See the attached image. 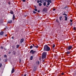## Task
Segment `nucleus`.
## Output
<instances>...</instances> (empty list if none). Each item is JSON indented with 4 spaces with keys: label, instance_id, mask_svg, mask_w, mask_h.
I'll return each mask as SVG.
<instances>
[{
    "label": "nucleus",
    "instance_id": "obj_30",
    "mask_svg": "<svg viewBox=\"0 0 76 76\" xmlns=\"http://www.w3.org/2000/svg\"><path fill=\"white\" fill-rule=\"evenodd\" d=\"M40 3H42V1H41V0H40Z\"/></svg>",
    "mask_w": 76,
    "mask_h": 76
},
{
    "label": "nucleus",
    "instance_id": "obj_12",
    "mask_svg": "<svg viewBox=\"0 0 76 76\" xmlns=\"http://www.w3.org/2000/svg\"><path fill=\"white\" fill-rule=\"evenodd\" d=\"M64 17L65 18V20H67V17L66 16H64Z\"/></svg>",
    "mask_w": 76,
    "mask_h": 76
},
{
    "label": "nucleus",
    "instance_id": "obj_23",
    "mask_svg": "<svg viewBox=\"0 0 76 76\" xmlns=\"http://www.w3.org/2000/svg\"><path fill=\"white\" fill-rule=\"evenodd\" d=\"M1 66H2V64L0 63V68H1Z\"/></svg>",
    "mask_w": 76,
    "mask_h": 76
},
{
    "label": "nucleus",
    "instance_id": "obj_41",
    "mask_svg": "<svg viewBox=\"0 0 76 76\" xmlns=\"http://www.w3.org/2000/svg\"><path fill=\"white\" fill-rule=\"evenodd\" d=\"M62 75H64V73H62L61 74Z\"/></svg>",
    "mask_w": 76,
    "mask_h": 76
},
{
    "label": "nucleus",
    "instance_id": "obj_45",
    "mask_svg": "<svg viewBox=\"0 0 76 76\" xmlns=\"http://www.w3.org/2000/svg\"><path fill=\"white\" fill-rule=\"evenodd\" d=\"M53 11L56 10V9H53Z\"/></svg>",
    "mask_w": 76,
    "mask_h": 76
},
{
    "label": "nucleus",
    "instance_id": "obj_34",
    "mask_svg": "<svg viewBox=\"0 0 76 76\" xmlns=\"http://www.w3.org/2000/svg\"><path fill=\"white\" fill-rule=\"evenodd\" d=\"M34 47H35L36 48H38V45H37V46H35Z\"/></svg>",
    "mask_w": 76,
    "mask_h": 76
},
{
    "label": "nucleus",
    "instance_id": "obj_20",
    "mask_svg": "<svg viewBox=\"0 0 76 76\" xmlns=\"http://www.w3.org/2000/svg\"><path fill=\"white\" fill-rule=\"evenodd\" d=\"M43 5L45 6H46V3H45V2H44V3L43 4Z\"/></svg>",
    "mask_w": 76,
    "mask_h": 76
},
{
    "label": "nucleus",
    "instance_id": "obj_8",
    "mask_svg": "<svg viewBox=\"0 0 76 76\" xmlns=\"http://www.w3.org/2000/svg\"><path fill=\"white\" fill-rule=\"evenodd\" d=\"M14 72H15V69L13 68L12 69V70L11 71V73H13Z\"/></svg>",
    "mask_w": 76,
    "mask_h": 76
},
{
    "label": "nucleus",
    "instance_id": "obj_14",
    "mask_svg": "<svg viewBox=\"0 0 76 76\" xmlns=\"http://www.w3.org/2000/svg\"><path fill=\"white\" fill-rule=\"evenodd\" d=\"M13 54H14V55H15V54H16V52H15V51H14L13 52Z\"/></svg>",
    "mask_w": 76,
    "mask_h": 76
},
{
    "label": "nucleus",
    "instance_id": "obj_31",
    "mask_svg": "<svg viewBox=\"0 0 76 76\" xmlns=\"http://www.w3.org/2000/svg\"><path fill=\"white\" fill-rule=\"evenodd\" d=\"M22 1L23 2H25V1H26V0H23Z\"/></svg>",
    "mask_w": 76,
    "mask_h": 76
},
{
    "label": "nucleus",
    "instance_id": "obj_52",
    "mask_svg": "<svg viewBox=\"0 0 76 76\" xmlns=\"http://www.w3.org/2000/svg\"><path fill=\"white\" fill-rule=\"evenodd\" d=\"M66 49H67V48Z\"/></svg>",
    "mask_w": 76,
    "mask_h": 76
},
{
    "label": "nucleus",
    "instance_id": "obj_32",
    "mask_svg": "<svg viewBox=\"0 0 76 76\" xmlns=\"http://www.w3.org/2000/svg\"><path fill=\"white\" fill-rule=\"evenodd\" d=\"M35 14V13H36V12H35V11H33V12Z\"/></svg>",
    "mask_w": 76,
    "mask_h": 76
},
{
    "label": "nucleus",
    "instance_id": "obj_28",
    "mask_svg": "<svg viewBox=\"0 0 76 76\" xmlns=\"http://www.w3.org/2000/svg\"><path fill=\"white\" fill-rule=\"evenodd\" d=\"M50 2H48L47 5H48V6H49V5H50Z\"/></svg>",
    "mask_w": 76,
    "mask_h": 76
},
{
    "label": "nucleus",
    "instance_id": "obj_2",
    "mask_svg": "<svg viewBox=\"0 0 76 76\" xmlns=\"http://www.w3.org/2000/svg\"><path fill=\"white\" fill-rule=\"evenodd\" d=\"M46 56L47 53H46V52H44L43 53L42 57V59H44V58H45V57H46Z\"/></svg>",
    "mask_w": 76,
    "mask_h": 76
},
{
    "label": "nucleus",
    "instance_id": "obj_15",
    "mask_svg": "<svg viewBox=\"0 0 76 76\" xmlns=\"http://www.w3.org/2000/svg\"><path fill=\"white\" fill-rule=\"evenodd\" d=\"M37 64H39V61H37L36 62Z\"/></svg>",
    "mask_w": 76,
    "mask_h": 76
},
{
    "label": "nucleus",
    "instance_id": "obj_5",
    "mask_svg": "<svg viewBox=\"0 0 76 76\" xmlns=\"http://www.w3.org/2000/svg\"><path fill=\"white\" fill-rule=\"evenodd\" d=\"M7 22L9 23H12V20H9Z\"/></svg>",
    "mask_w": 76,
    "mask_h": 76
},
{
    "label": "nucleus",
    "instance_id": "obj_21",
    "mask_svg": "<svg viewBox=\"0 0 76 76\" xmlns=\"http://www.w3.org/2000/svg\"><path fill=\"white\" fill-rule=\"evenodd\" d=\"M32 48H33V46L32 45H31L30 46V49H31Z\"/></svg>",
    "mask_w": 76,
    "mask_h": 76
},
{
    "label": "nucleus",
    "instance_id": "obj_51",
    "mask_svg": "<svg viewBox=\"0 0 76 76\" xmlns=\"http://www.w3.org/2000/svg\"><path fill=\"white\" fill-rule=\"evenodd\" d=\"M57 20H56V21H57Z\"/></svg>",
    "mask_w": 76,
    "mask_h": 76
},
{
    "label": "nucleus",
    "instance_id": "obj_29",
    "mask_svg": "<svg viewBox=\"0 0 76 76\" xmlns=\"http://www.w3.org/2000/svg\"><path fill=\"white\" fill-rule=\"evenodd\" d=\"M34 10L36 11V12H37V8H35L34 9Z\"/></svg>",
    "mask_w": 76,
    "mask_h": 76
},
{
    "label": "nucleus",
    "instance_id": "obj_26",
    "mask_svg": "<svg viewBox=\"0 0 76 76\" xmlns=\"http://www.w3.org/2000/svg\"><path fill=\"white\" fill-rule=\"evenodd\" d=\"M67 8V7L66 6L64 8V9H66Z\"/></svg>",
    "mask_w": 76,
    "mask_h": 76
},
{
    "label": "nucleus",
    "instance_id": "obj_10",
    "mask_svg": "<svg viewBox=\"0 0 76 76\" xmlns=\"http://www.w3.org/2000/svg\"><path fill=\"white\" fill-rule=\"evenodd\" d=\"M47 3H51V0H48L47 1Z\"/></svg>",
    "mask_w": 76,
    "mask_h": 76
},
{
    "label": "nucleus",
    "instance_id": "obj_3",
    "mask_svg": "<svg viewBox=\"0 0 76 76\" xmlns=\"http://www.w3.org/2000/svg\"><path fill=\"white\" fill-rule=\"evenodd\" d=\"M37 69V67L36 66H34L33 70L34 71H35Z\"/></svg>",
    "mask_w": 76,
    "mask_h": 76
},
{
    "label": "nucleus",
    "instance_id": "obj_35",
    "mask_svg": "<svg viewBox=\"0 0 76 76\" xmlns=\"http://www.w3.org/2000/svg\"><path fill=\"white\" fill-rule=\"evenodd\" d=\"M7 57V56H6V55H4V57Z\"/></svg>",
    "mask_w": 76,
    "mask_h": 76
},
{
    "label": "nucleus",
    "instance_id": "obj_44",
    "mask_svg": "<svg viewBox=\"0 0 76 76\" xmlns=\"http://www.w3.org/2000/svg\"><path fill=\"white\" fill-rule=\"evenodd\" d=\"M34 7H35V8H37V7H36V6H34Z\"/></svg>",
    "mask_w": 76,
    "mask_h": 76
},
{
    "label": "nucleus",
    "instance_id": "obj_39",
    "mask_svg": "<svg viewBox=\"0 0 76 76\" xmlns=\"http://www.w3.org/2000/svg\"><path fill=\"white\" fill-rule=\"evenodd\" d=\"M33 45L34 47H35V45H34V44H33Z\"/></svg>",
    "mask_w": 76,
    "mask_h": 76
},
{
    "label": "nucleus",
    "instance_id": "obj_42",
    "mask_svg": "<svg viewBox=\"0 0 76 76\" xmlns=\"http://www.w3.org/2000/svg\"><path fill=\"white\" fill-rule=\"evenodd\" d=\"M9 4H10V2H8Z\"/></svg>",
    "mask_w": 76,
    "mask_h": 76
},
{
    "label": "nucleus",
    "instance_id": "obj_17",
    "mask_svg": "<svg viewBox=\"0 0 76 76\" xmlns=\"http://www.w3.org/2000/svg\"><path fill=\"white\" fill-rule=\"evenodd\" d=\"M70 53V52L69 51H67V52H66V54H69Z\"/></svg>",
    "mask_w": 76,
    "mask_h": 76
},
{
    "label": "nucleus",
    "instance_id": "obj_18",
    "mask_svg": "<svg viewBox=\"0 0 76 76\" xmlns=\"http://www.w3.org/2000/svg\"><path fill=\"white\" fill-rule=\"evenodd\" d=\"M33 58V56H31L30 58V60H32Z\"/></svg>",
    "mask_w": 76,
    "mask_h": 76
},
{
    "label": "nucleus",
    "instance_id": "obj_37",
    "mask_svg": "<svg viewBox=\"0 0 76 76\" xmlns=\"http://www.w3.org/2000/svg\"><path fill=\"white\" fill-rule=\"evenodd\" d=\"M70 21L71 22H72V20H70Z\"/></svg>",
    "mask_w": 76,
    "mask_h": 76
},
{
    "label": "nucleus",
    "instance_id": "obj_16",
    "mask_svg": "<svg viewBox=\"0 0 76 76\" xmlns=\"http://www.w3.org/2000/svg\"><path fill=\"white\" fill-rule=\"evenodd\" d=\"M46 10H47V8H45L43 9V11H45Z\"/></svg>",
    "mask_w": 76,
    "mask_h": 76
},
{
    "label": "nucleus",
    "instance_id": "obj_33",
    "mask_svg": "<svg viewBox=\"0 0 76 76\" xmlns=\"http://www.w3.org/2000/svg\"><path fill=\"white\" fill-rule=\"evenodd\" d=\"M1 49H3V47L2 46H1Z\"/></svg>",
    "mask_w": 76,
    "mask_h": 76
},
{
    "label": "nucleus",
    "instance_id": "obj_6",
    "mask_svg": "<svg viewBox=\"0 0 76 76\" xmlns=\"http://www.w3.org/2000/svg\"><path fill=\"white\" fill-rule=\"evenodd\" d=\"M30 53H32V54H34L35 53V51H34V50H31L30 51Z\"/></svg>",
    "mask_w": 76,
    "mask_h": 76
},
{
    "label": "nucleus",
    "instance_id": "obj_11",
    "mask_svg": "<svg viewBox=\"0 0 76 76\" xmlns=\"http://www.w3.org/2000/svg\"><path fill=\"white\" fill-rule=\"evenodd\" d=\"M15 15H13V17H12L13 20H15Z\"/></svg>",
    "mask_w": 76,
    "mask_h": 76
},
{
    "label": "nucleus",
    "instance_id": "obj_46",
    "mask_svg": "<svg viewBox=\"0 0 76 76\" xmlns=\"http://www.w3.org/2000/svg\"><path fill=\"white\" fill-rule=\"evenodd\" d=\"M7 34L5 35V37H7Z\"/></svg>",
    "mask_w": 76,
    "mask_h": 76
},
{
    "label": "nucleus",
    "instance_id": "obj_38",
    "mask_svg": "<svg viewBox=\"0 0 76 76\" xmlns=\"http://www.w3.org/2000/svg\"><path fill=\"white\" fill-rule=\"evenodd\" d=\"M74 30H76V28L75 27H74Z\"/></svg>",
    "mask_w": 76,
    "mask_h": 76
},
{
    "label": "nucleus",
    "instance_id": "obj_36",
    "mask_svg": "<svg viewBox=\"0 0 76 76\" xmlns=\"http://www.w3.org/2000/svg\"><path fill=\"white\" fill-rule=\"evenodd\" d=\"M40 1H37V3H39Z\"/></svg>",
    "mask_w": 76,
    "mask_h": 76
},
{
    "label": "nucleus",
    "instance_id": "obj_4",
    "mask_svg": "<svg viewBox=\"0 0 76 76\" xmlns=\"http://www.w3.org/2000/svg\"><path fill=\"white\" fill-rule=\"evenodd\" d=\"M72 46H68V50H71L72 48Z\"/></svg>",
    "mask_w": 76,
    "mask_h": 76
},
{
    "label": "nucleus",
    "instance_id": "obj_48",
    "mask_svg": "<svg viewBox=\"0 0 76 76\" xmlns=\"http://www.w3.org/2000/svg\"><path fill=\"white\" fill-rule=\"evenodd\" d=\"M13 38H14L13 37H12V39H13Z\"/></svg>",
    "mask_w": 76,
    "mask_h": 76
},
{
    "label": "nucleus",
    "instance_id": "obj_25",
    "mask_svg": "<svg viewBox=\"0 0 76 76\" xmlns=\"http://www.w3.org/2000/svg\"><path fill=\"white\" fill-rule=\"evenodd\" d=\"M62 18V17H60V18H59V19H60V20H61V19Z\"/></svg>",
    "mask_w": 76,
    "mask_h": 76
},
{
    "label": "nucleus",
    "instance_id": "obj_27",
    "mask_svg": "<svg viewBox=\"0 0 76 76\" xmlns=\"http://www.w3.org/2000/svg\"><path fill=\"white\" fill-rule=\"evenodd\" d=\"M52 47L53 48H54V47H55V45H54V44H53V45L52 46Z\"/></svg>",
    "mask_w": 76,
    "mask_h": 76
},
{
    "label": "nucleus",
    "instance_id": "obj_24",
    "mask_svg": "<svg viewBox=\"0 0 76 76\" xmlns=\"http://www.w3.org/2000/svg\"><path fill=\"white\" fill-rule=\"evenodd\" d=\"M16 47H17V48H19V45H17Z\"/></svg>",
    "mask_w": 76,
    "mask_h": 76
},
{
    "label": "nucleus",
    "instance_id": "obj_13",
    "mask_svg": "<svg viewBox=\"0 0 76 76\" xmlns=\"http://www.w3.org/2000/svg\"><path fill=\"white\" fill-rule=\"evenodd\" d=\"M10 13H11V14H12V15H13V11H12V10H11L10 11Z\"/></svg>",
    "mask_w": 76,
    "mask_h": 76
},
{
    "label": "nucleus",
    "instance_id": "obj_47",
    "mask_svg": "<svg viewBox=\"0 0 76 76\" xmlns=\"http://www.w3.org/2000/svg\"><path fill=\"white\" fill-rule=\"evenodd\" d=\"M37 12L38 13H39V11L38 10L37 11Z\"/></svg>",
    "mask_w": 76,
    "mask_h": 76
},
{
    "label": "nucleus",
    "instance_id": "obj_50",
    "mask_svg": "<svg viewBox=\"0 0 76 76\" xmlns=\"http://www.w3.org/2000/svg\"><path fill=\"white\" fill-rule=\"evenodd\" d=\"M9 54H10V52H9Z\"/></svg>",
    "mask_w": 76,
    "mask_h": 76
},
{
    "label": "nucleus",
    "instance_id": "obj_7",
    "mask_svg": "<svg viewBox=\"0 0 76 76\" xmlns=\"http://www.w3.org/2000/svg\"><path fill=\"white\" fill-rule=\"evenodd\" d=\"M23 41H24V39H23V38L21 39L20 41V44H21L22 43V42H23Z\"/></svg>",
    "mask_w": 76,
    "mask_h": 76
},
{
    "label": "nucleus",
    "instance_id": "obj_49",
    "mask_svg": "<svg viewBox=\"0 0 76 76\" xmlns=\"http://www.w3.org/2000/svg\"><path fill=\"white\" fill-rule=\"evenodd\" d=\"M45 1H47V0H44Z\"/></svg>",
    "mask_w": 76,
    "mask_h": 76
},
{
    "label": "nucleus",
    "instance_id": "obj_1",
    "mask_svg": "<svg viewBox=\"0 0 76 76\" xmlns=\"http://www.w3.org/2000/svg\"><path fill=\"white\" fill-rule=\"evenodd\" d=\"M50 50V48L47 45H45L44 47L43 50L45 51H49Z\"/></svg>",
    "mask_w": 76,
    "mask_h": 76
},
{
    "label": "nucleus",
    "instance_id": "obj_22",
    "mask_svg": "<svg viewBox=\"0 0 76 76\" xmlns=\"http://www.w3.org/2000/svg\"><path fill=\"white\" fill-rule=\"evenodd\" d=\"M39 6H42V4H41L40 3H39Z\"/></svg>",
    "mask_w": 76,
    "mask_h": 76
},
{
    "label": "nucleus",
    "instance_id": "obj_9",
    "mask_svg": "<svg viewBox=\"0 0 76 76\" xmlns=\"http://www.w3.org/2000/svg\"><path fill=\"white\" fill-rule=\"evenodd\" d=\"M4 34V32L3 31H1L0 33V35H3Z\"/></svg>",
    "mask_w": 76,
    "mask_h": 76
},
{
    "label": "nucleus",
    "instance_id": "obj_40",
    "mask_svg": "<svg viewBox=\"0 0 76 76\" xmlns=\"http://www.w3.org/2000/svg\"><path fill=\"white\" fill-rule=\"evenodd\" d=\"M7 61V59H5V61Z\"/></svg>",
    "mask_w": 76,
    "mask_h": 76
},
{
    "label": "nucleus",
    "instance_id": "obj_19",
    "mask_svg": "<svg viewBox=\"0 0 76 76\" xmlns=\"http://www.w3.org/2000/svg\"><path fill=\"white\" fill-rule=\"evenodd\" d=\"M63 15H65V16H67V14H65V12H64V14H63Z\"/></svg>",
    "mask_w": 76,
    "mask_h": 76
},
{
    "label": "nucleus",
    "instance_id": "obj_43",
    "mask_svg": "<svg viewBox=\"0 0 76 76\" xmlns=\"http://www.w3.org/2000/svg\"><path fill=\"white\" fill-rule=\"evenodd\" d=\"M26 76V74H24V76Z\"/></svg>",
    "mask_w": 76,
    "mask_h": 76
}]
</instances>
